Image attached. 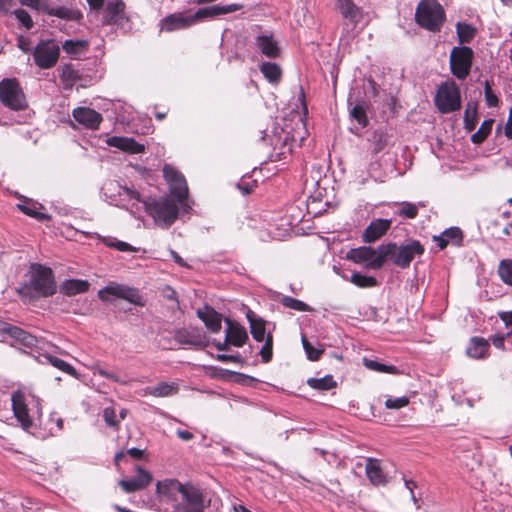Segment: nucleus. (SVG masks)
Segmentation results:
<instances>
[{
	"mask_svg": "<svg viewBox=\"0 0 512 512\" xmlns=\"http://www.w3.org/2000/svg\"><path fill=\"white\" fill-rule=\"evenodd\" d=\"M119 196L122 201L131 202L124 206L132 214H137L144 210L162 228L170 227L178 217V206L171 198L143 199L138 191L128 187H120Z\"/></svg>",
	"mask_w": 512,
	"mask_h": 512,
	"instance_id": "nucleus-1",
	"label": "nucleus"
},
{
	"mask_svg": "<svg viewBox=\"0 0 512 512\" xmlns=\"http://www.w3.org/2000/svg\"><path fill=\"white\" fill-rule=\"evenodd\" d=\"M28 281L22 283L16 292L24 302L54 295L57 290L51 268L32 263L28 271Z\"/></svg>",
	"mask_w": 512,
	"mask_h": 512,
	"instance_id": "nucleus-2",
	"label": "nucleus"
},
{
	"mask_svg": "<svg viewBox=\"0 0 512 512\" xmlns=\"http://www.w3.org/2000/svg\"><path fill=\"white\" fill-rule=\"evenodd\" d=\"M157 488H164L174 496L173 512H204V496L198 487L182 484L178 480H167L164 483L159 482Z\"/></svg>",
	"mask_w": 512,
	"mask_h": 512,
	"instance_id": "nucleus-3",
	"label": "nucleus"
},
{
	"mask_svg": "<svg viewBox=\"0 0 512 512\" xmlns=\"http://www.w3.org/2000/svg\"><path fill=\"white\" fill-rule=\"evenodd\" d=\"M425 252L424 246L420 241L409 239L401 245L396 243L381 244V253L384 256V262L390 259L397 267L406 269L416 256H421Z\"/></svg>",
	"mask_w": 512,
	"mask_h": 512,
	"instance_id": "nucleus-4",
	"label": "nucleus"
},
{
	"mask_svg": "<svg viewBox=\"0 0 512 512\" xmlns=\"http://www.w3.org/2000/svg\"><path fill=\"white\" fill-rule=\"evenodd\" d=\"M446 14L437 0H421L415 11V21L430 32H439L445 22Z\"/></svg>",
	"mask_w": 512,
	"mask_h": 512,
	"instance_id": "nucleus-5",
	"label": "nucleus"
},
{
	"mask_svg": "<svg viewBox=\"0 0 512 512\" xmlns=\"http://www.w3.org/2000/svg\"><path fill=\"white\" fill-rule=\"evenodd\" d=\"M434 104L443 114L458 111L461 108L460 88L452 79L441 82L434 96Z\"/></svg>",
	"mask_w": 512,
	"mask_h": 512,
	"instance_id": "nucleus-6",
	"label": "nucleus"
},
{
	"mask_svg": "<svg viewBox=\"0 0 512 512\" xmlns=\"http://www.w3.org/2000/svg\"><path fill=\"white\" fill-rule=\"evenodd\" d=\"M474 51L466 45L455 46L449 56L451 74L458 80H465L472 69Z\"/></svg>",
	"mask_w": 512,
	"mask_h": 512,
	"instance_id": "nucleus-7",
	"label": "nucleus"
},
{
	"mask_svg": "<svg viewBox=\"0 0 512 512\" xmlns=\"http://www.w3.org/2000/svg\"><path fill=\"white\" fill-rule=\"evenodd\" d=\"M112 297L124 299L140 307L145 305L139 290L126 284L110 282L107 286L98 291V298L103 302H110Z\"/></svg>",
	"mask_w": 512,
	"mask_h": 512,
	"instance_id": "nucleus-8",
	"label": "nucleus"
},
{
	"mask_svg": "<svg viewBox=\"0 0 512 512\" xmlns=\"http://www.w3.org/2000/svg\"><path fill=\"white\" fill-rule=\"evenodd\" d=\"M35 65L40 69L53 68L60 56V46L54 39L40 40L32 50Z\"/></svg>",
	"mask_w": 512,
	"mask_h": 512,
	"instance_id": "nucleus-9",
	"label": "nucleus"
},
{
	"mask_svg": "<svg viewBox=\"0 0 512 512\" xmlns=\"http://www.w3.org/2000/svg\"><path fill=\"white\" fill-rule=\"evenodd\" d=\"M0 101L12 110H22L26 100L19 82L15 78L3 79L0 82Z\"/></svg>",
	"mask_w": 512,
	"mask_h": 512,
	"instance_id": "nucleus-10",
	"label": "nucleus"
},
{
	"mask_svg": "<svg viewBox=\"0 0 512 512\" xmlns=\"http://www.w3.org/2000/svg\"><path fill=\"white\" fill-rule=\"evenodd\" d=\"M347 259L364 264L369 269H380L384 265V256L381 253V245L377 249L370 246L353 248L347 252Z\"/></svg>",
	"mask_w": 512,
	"mask_h": 512,
	"instance_id": "nucleus-11",
	"label": "nucleus"
},
{
	"mask_svg": "<svg viewBox=\"0 0 512 512\" xmlns=\"http://www.w3.org/2000/svg\"><path fill=\"white\" fill-rule=\"evenodd\" d=\"M125 9L126 5L122 0H109L103 15V24L114 25L125 31L130 29V19Z\"/></svg>",
	"mask_w": 512,
	"mask_h": 512,
	"instance_id": "nucleus-12",
	"label": "nucleus"
},
{
	"mask_svg": "<svg viewBox=\"0 0 512 512\" xmlns=\"http://www.w3.org/2000/svg\"><path fill=\"white\" fill-rule=\"evenodd\" d=\"M163 175L169 184L170 193L182 204L188 196V186L185 177L169 164L163 167Z\"/></svg>",
	"mask_w": 512,
	"mask_h": 512,
	"instance_id": "nucleus-13",
	"label": "nucleus"
},
{
	"mask_svg": "<svg viewBox=\"0 0 512 512\" xmlns=\"http://www.w3.org/2000/svg\"><path fill=\"white\" fill-rule=\"evenodd\" d=\"M199 21L195 13L187 15L183 12L169 14L160 21V31L173 32L187 29Z\"/></svg>",
	"mask_w": 512,
	"mask_h": 512,
	"instance_id": "nucleus-14",
	"label": "nucleus"
},
{
	"mask_svg": "<svg viewBox=\"0 0 512 512\" xmlns=\"http://www.w3.org/2000/svg\"><path fill=\"white\" fill-rule=\"evenodd\" d=\"M0 333L6 334L11 339H13L16 344H19L25 348H33L38 344V339L36 336L30 334L18 326L4 321H0Z\"/></svg>",
	"mask_w": 512,
	"mask_h": 512,
	"instance_id": "nucleus-15",
	"label": "nucleus"
},
{
	"mask_svg": "<svg viewBox=\"0 0 512 512\" xmlns=\"http://www.w3.org/2000/svg\"><path fill=\"white\" fill-rule=\"evenodd\" d=\"M175 341L180 345H188L197 348H204L208 340L204 333L193 327L178 329L174 334Z\"/></svg>",
	"mask_w": 512,
	"mask_h": 512,
	"instance_id": "nucleus-16",
	"label": "nucleus"
},
{
	"mask_svg": "<svg viewBox=\"0 0 512 512\" xmlns=\"http://www.w3.org/2000/svg\"><path fill=\"white\" fill-rule=\"evenodd\" d=\"M12 410L17 421L24 430H28L33 426V421L29 415V409L22 392L16 391L12 394Z\"/></svg>",
	"mask_w": 512,
	"mask_h": 512,
	"instance_id": "nucleus-17",
	"label": "nucleus"
},
{
	"mask_svg": "<svg viewBox=\"0 0 512 512\" xmlns=\"http://www.w3.org/2000/svg\"><path fill=\"white\" fill-rule=\"evenodd\" d=\"M72 115L76 122L91 130L98 129L103 120L100 113L89 107H77Z\"/></svg>",
	"mask_w": 512,
	"mask_h": 512,
	"instance_id": "nucleus-18",
	"label": "nucleus"
},
{
	"mask_svg": "<svg viewBox=\"0 0 512 512\" xmlns=\"http://www.w3.org/2000/svg\"><path fill=\"white\" fill-rule=\"evenodd\" d=\"M254 46L267 58L276 59L281 55V49L272 34H260L256 36Z\"/></svg>",
	"mask_w": 512,
	"mask_h": 512,
	"instance_id": "nucleus-19",
	"label": "nucleus"
},
{
	"mask_svg": "<svg viewBox=\"0 0 512 512\" xmlns=\"http://www.w3.org/2000/svg\"><path fill=\"white\" fill-rule=\"evenodd\" d=\"M391 219H375L370 222L362 234L365 243H373L380 239L391 227Z\"/></svg>",
	"mask_w": 512,
	"mask_h": 512,
	"instance_id": "nucleus-20",
	"label": "nucleus"
},
{
	"mask_svg": "<svg viewBox=\"0 0 512 512\" xmlns=\"http://www.w3.org/2000/svg\"><path fill=\"white\" fill-rule=\"evenodd\" d=\"M225 323V335L229 338L231 345L235 347H242L248 340L246 328L229 318L225 319Z\"/></svg>",
	"mask_w": 512,
	"mask_h": 512,
	"instance_id": "nucleus-21",
	"label": "nucleus"
},
{
	"mask_svg": "<svg viewBox=\"0 0 512 512\" xmlns=\"http://www.w3.org/2000/svg\"><path fill=\"white\" fill-rule=\"evenodd\" d=\"M335 6L343 18L357 25L362 19V9L353 0H335Z\"/></svg>",
	"mask_w": 512,
	"mask_h": 512,
	"instance_id": "nucleus-22",
	"label": "nucleus"
},
{
	"mask_svg": "<svg viewBox=\"0 0 512 512\" xmlns=\"http://www.w3.org/2000/svg\"><path fill=\"white\" fill-rule=\"evenodd\" d=\"M243 6L241 4H229V5H213L209 7L200 8L195 12V18H198L199 21L218 16L236 12L240 10Z\"/></svg>",
	"mask_w": 512,
	"mask_h": 512,
	"instance_id": "nucleus-23",
	"label": "nucleus"
},
{
	"mask_svg": "<svg viewBox=\"0 0 512 512\" xmlns=\"http://www.w3.org/2000/svg\"><path fill=\"white\" fill-rule=\"evenodd\" d=\"M197 316L204 322L205 326L212 332L218 333L222 328V316L210 306H205L197 311Z\"/></svg>",
	"mask_w": 512,
	"mask_h": 512,
	"instance_id": "nucleus-24",
	"label": "nucleus"
},
{
	"mask_svg": "<svg viewBox=\"0 0 512 512\" xmlns=\"http://www.w3.org/2000/svg\"><path fill=\"white\" fill-rule=\"evenodd\" d=\"M107 144L130 154L142 153L145 149L143 144L130 137L113 136L107 140Z\"/></svg>",
	"mask_w": 512,
	"mask_h": 512,
	"instance_id": "nucleus-25",
	"label": "nucleus"
},
{
	"mask_svg": "<svg viewBox=\"0 0 512 512\" xmlns=\"http://www.w3.org/2000/svg\"><path fill=\"white\" fill-rule=\"evenodd\" d=\"M365 471L369 481L373 485L380 486L387 483L386 475L380 466L379 460L368 458L365 465Z\"/></svg>",
	"mask_w": 512,
	"mask_h": 512,
	"instance_id": "nucleus-26",
	"label": "nucleus"
},
{
	"mask_svg": "<svg viewBox=\"0 0 512 512\" xmlns=\"http://www.w3.org/2000/svg\"><path fill=\"white\" fill-rule=\"evenodd\" d=\"M489 341L483 337L474 336L470 339L466 348V354L474 359H482L487 357L489 352Z\"/></svg>",
	"mask_w": 512,
	"mask_h": 512,
	"instance_id": "nucleus-27",
	"label": "nucleus"
},
{
	"mask_svg": "<svg viewBox=\"0 0 512 512\" xmlns=\"http://www.w3.org/2000/svg\"><path fill=\"white\" fill-rule=\"evenodd\" d=\"M89 282L81 279H68L60 285V292L67 296H75L89 289Z\"/></svg>",
	"mask_w": 512,
	"mask_h": 512,
	"instance_id": "nucleus-28",
	"label": "nucleus"
},
{
	"mask_svg": "<svg viewBox=\"0 0 512 512\" xmlns=\"http://www.w3.org/2000/svg\"><path fill=\"white\" fill-rule=\"evenodd\" d=\"M259 70L270 84L277 85L280 83L282 79V69L277 63L263 62L260 64Z\"/></svg>",
	"mask_w": 512,
	"mask_h": 512,
	"instance_id": "nucleus-29",
	"label": "nucleus"
},
{
	"mask_svg": "<svg viewBox=\"0 0 512 512\" xmlns=\"http://www.w3.org/2000/svg\"><path fill=\"white\" fill-rule=\"evenodd\" d=\"M46 14L69 21H79L83 17L82 13L78 10L69 9L64 6H51L50 4L47 6Z\"/></svg>",
	"mask_w": 512,
	"mask_h": 512,
	"instance_id": "nucleus-30",
	"label": "nucleus"
},
{
	"mask_svg": "<svg viewBox=\"0 0 512 512\" xmlns=\"http://www.w3.org/2000/svg\"><path fill=\"white\" fill-rule=\"evenodd\" d=\"M17 207L21 212L30 217L35 218L38 221L43 222L51 219L50 215L39 211V209L42 208V206L36 202L25 200L24 202L19 203Z\"/></svg>",
	"mask_w": 512,
	"mask_h": 512,
	"instance_id": "nucleus-31",
	"label": "nucleus"
},
{
	"mask_svg": "<svg viewBox=\"0 0 512 512\" xmlns=\"http://www.w3.org/2000/svg\"><path fill=\"white\" fill-rule=\"evenodd\" d=\"M178 384L174 382H160L154 387H147L145 393L155 397H168L178 392Z\"/></svg>",
	"mask_w": 512,
	"mask_h": 512,
	"instance_id": "nucleus-32",
	"label": "nucleus"
},
{
	"mask_svg": "<svg viewBox=\"0 0 512 512\" xmlns=\"http://www.w3.org/2000/svg\"><path fill=\"white\" fill-rule=\"evenodd\" d=\"M247 319L250 324V331H251L253 339L257 342L264 341L266 339V337H265V333H266L265 321L261 318H256L252 312H249L247 314Z\"/></svg>",
	"mask_w": 512,
	"mask_h": 512,
	"instance_id": "nucleus-33",
	"label": "nucleus"
},
{
	"mask_svg": "<svg viewBox=\"0 0 512 512\" xmlns=\"http://www.w3.org/2000/svg\"><path fill=\"white\" fill-rule=\"evenodd\" d=\"M89 47V42L87 40H79V39H68L64 41L62 44L63 50L70 56L76 58L81 55L85 51H87Z\"/></svg>",
	"mask_w": 512,
	"mask_h": 512,
	"instance_id": "nucleus-34",
	"label": "nucleus"
},
{
	"mask_svg": "<svg viewBox=\"0 0 512 512\" xmlns=\"http://www.w3.org/2000/svg\"><path fill=\"white\" fill-rule=\"evenodd\" d=\"M456 33L458 42L461 45L470 43L476 36L477 30L474 26L465 22H458L456 24Z\"/></svg>",
	"mask_w": 512,
	"mask_h": 512,
	"instance_id": "nucleus-35",
	"label": "nucleus"
},
{
	"mask_svg": "<svg viewBox=\"0 0 512 512\" xmlns=\"http://www.w3.org/2000/svg\"><path fill=\"white\" fill-rule=\"evenodd\" d=\"M307 384L312 389L320 391L330 390L332 388H335L337 385L332 375H325L324 377L321 378H309L307 380Z\"/></svg>",
	"mask_w": 512,
	"mask_h": 512,
	"instance_id": "nucleus-36",
	"label": "nucleus"
},
{
	"mask_svg": "<svg viewBox=\"0 0 512 512\" xmlns=\"http://www.w3.org/2000/svg\"><path fill=\"white\" fill-rule=\"evenodd\" d=\"M368 141L371 143L372 153L378 154L387 146L388 135L382 130H375Z\"/></svg>",
	"mask_w": 512,
	"mask_h": 512,
	"instance_id": "nucleus-37",
	"label": "nucleus"
},
{
	"mask_svg": "<svg viewBox=\"0 0 512 512\" xmlns=\"http://www.w3.org/2000/svg\"><path fill=\"white\" fill-rule=\"evenodd\" d=\"M464 128L471 132L476 128L478 122L477 106L472 103H468L464 112L463 117Z\"/></svg>",
	"mask_w": 512,
	"mask_h": 512,
	"instance_id": "nucleus-38",
	"label": "nucleus"
},
{
	"mask_svg": "<svg viewBox=\"0 0 512 512\" xmlns=\"http://www.w3.org/2000/svg\"><path fill=\"white\" fill-rule=\"evenodd\" d=\"M350 117L357 121L362 128L366 127L369 123L367 117V105L363 102L356 104L350 109Z\"/></svg>",
	"mask_w": 512,
	"mask_h": 512,
	"instance_id": "nucleus-39",
	"label": "nucleus"
},
{
	"mask_svg": "<svg viewBox=\"0 0 512 512\" xmlns=\"http://www.w3.org/2000/svg\"><path fill=\"white\" fill-rule=\"evenodd\" d=\"M493 123V119L484 120L480 128L474 134H472L471 141L474 144H481L484 142L491 133Z\"/></svg>",
	"mask_w": 512,
	"mask_h": 512,
	"instance_id": "nucleus-40",
	"label": "nucleus"
},
{
	"mask_svg": "<svg viewBox=\"0 0 512 512\" xmlns=\"http://www.w3.org/2000/svg\"><path fill=\"white\" fill-rule=\"evenodd\" d=\"M350 282L360 288H371L378 284L377 279L374 276H367L360 272L352 273Z\"/></svg>",
	"mask_w": 512,
	"mask_h": 512,
	"instance_id": "nucleus-41",
	"label": "nucleus"
},
{
	"mask_svg": "<svg viewBox=\"0 0 512 512\" xmlns=\"http://www.w3.org/2000/svg\"><path fill=\"white\" fill-rule=\"evenodd\" d=\"M45 359L48 361L49 364H51L53 367L73 376L78 377L76 369L70 365L68 362L52 355H45Z\"/></svg>",
	"mask_w": 512,
	"mask_h": 512,
	"instance_id": "nucleus-42",
	"label": "nucleus"
},
{
	"mask_svg": "<svg viewBox=\"0 0 512 512\" xmlns=\"http://www.w3.org/2000/svg\"><path fill=\"white\" fill-rule=\"evenodd\" d=\"M280 303L286 307V308H289V309H292V310H295V311H300V312H311L313 310L312 307H310L308 304H306L305 302L299 300V299H296V298H293V297H290V296H283L281 299H280Z\"/></svg>",
	"mask_w": 512,
	"mask_h": 512,
	"instance_id": "nucleus-43",
	"label": "nucleus"
},
{
	"mask_svg": "<svg viewBox=\"0 0 512 512\" xmlns=\"http://www.w3.org/2000/svg\"><path fill=\"white\" fill-rule=\"evenodd\" d=\"M363 363L366 368L380 373L394 374L397 371V368L393 365H386L372 359L364 358Z\"/></svg>",
	"mask_w": 512,
	"mask_h": 512,
	"instance_id": "nucleus-44",
	"label": "nucleus"
},
{
	"mask_svg": "<svg viewBox=\"0 0 512 512\" xmlns=\"http://www.w3.org/2000/svg\"><path fill=\"white\" fill-rule=\"evenodd\" d=\"M498 273L504 283L512 286V260H502L499 265Z\"/></svg>",
	"mask_w": 512,
	"mask_h": 512,
	"instance_id": "nucleus-45",
	"label": "nucleus"
},
{
	"mask_svg": "<svg viewBox=\"0 0 512 512\" xmlns=\"http://www.w3.org/2000/svg\"><path fill=\"white\" fill-rule=\"evenodd\" d=\"M444 238H446L449 244L460 246L463 241L462 230L458 227H450L442 232Z\"/></svg>",
	"mask_w": 512,
	"mask_h": 512,
	"instance_id": "nucleus-46",
	"label": "nucleus"
},
{
	"mask_svg": "<svg viewBox=\"0 0 512 512\" xmlns=\"http://www.w3.org/2000/svg\"><path fill=\"white\" fill-rule=\"evenodd\" d=\"M401 208L398 211V215L406 219H414L418 215V206L410 202L399 203Z\"/></svg>",
	"mask_w": 512,
	"mask_h": 512,
	"instance_id": "nucleus-47",
	"label": "nucleus"
},
{
	"mask_svg": "<svg viewBox=\"0 0 512 512\" xmlns=\"http://www.w3.org/2000/svg\"><path fill=\"white\" fill-rule=\"evenodd\" d=\"M301 340L303 348L307 354V358L311 361H317L324 350L313 347L312 344L306 339L304 335L302 336Z\"/></svg>",
	"mask_w": 512,
	"mask_h": 512,
	"instance_id": "nucleus-48",
	"label": "nucleus"
},
{
	"mask_svg": "<svg viewBox=\"0 0 512 512\" xmlns=\"http://www.w3.org/2000/svg\"><path fill=\"white\" fill-rule=\"evenodd\" d=\"M14 15L19 23L24 26L27 30L31 29L34 25L33 20L29 13L24 9H16Z\"/></svg>",
	"mask_w": 512,
	"mask_h": 512,
	"instance_id": "nucleus-49",
	"label": "nucleus"
},
{
	"mask_svg": "<svg viewBox=\"0 0 512 512\" xmlns=\"http://www.w3.org/2000/svg\"><path fill=\"white\" fill-rule=\"evenodd\" d=\"M133 478L138 485H141V490L146 488L152 481L151 474L139 466L137 467V474Z\"/></svg>",
	"mask_w": 512,
	"mask_h": 512,
	"instance_id": "nucleus-50",
	"label": "nucleus"
},
{
	"mask_svg": "<svg viewBox=\"0 0 512 512\" xmlns=\"http://www.w3.org/2000/svg\"><path fill=\"white\" fill-rule=\"evenodd\" d=\"M272 346L273 338L272 335L268 334L265 339V344L260 350V355L264 363H268L272 359Z\"/></svg>",
	"mask_w": 512,
	"mask_h": 512,
	"instance_id": "nucleus-51",
	"label": "nucleus"
},
{
	"mask_svg": "<svg viewBox=\"0 0 512 512\" xmlns=\"http://www.w3.org/2000/svg\"><path fill=\"white\" fill-rule=\"evenodd\" d=\"M103 418H104L105 423L109 427H113V428L118 429L119 421L117 419L116 412H115V409L113 407H106L103 410Z\"/></svg>",
	"mask_w": 512,
	"mask_h": 512,
	"instance_id": "nucleus-52",
	"label": "nucleus"
},
{
	"mask_svg": "<svg viewBox=\"0 0 512 512\" xmlns=\"http://www.w3.org/2000/svg\"><path fill=\"white\" fill-rule=\"evenodd\" d=\"M60 77L64 81L75 82L78 79V72L71 64H66L61 68Z\"/></svg>",
	"mask_w": 512,
	"mask_h": 512,
	"instance_id": "nucleus-53",
	"label": "nucleus"
},
{
	"mask_svg": "<svg viewBox=\"0 0 512 512\" xmlns=\"http://www.w3.org/2000/svg\"><path fill=\"white\" fill-rule=\"evenodd\" d=\"M484 95H485V101L486 104L489 107H497L499 103L498 97L495 95V93L492 91L489 82L486 80L484 84Z\"/></svg>",
	"mask_w": 512,
	"mask_h": 512,
	"instance_id": "nucleus-54",
	"label": "nucleus"
},
{
	"mask_svg": "<svg viewBox=\"0 0 512 512\" xmlns=\"http://www.w3.org/2000/svg\"><path fill=\"white\" fill-rule=\"evenodd\" d=\"M409 404V399L406 396L398 398H389L385 401V406L388 409H400Z\"/></svg>",
	"mask_w": 512,
	"mask_h": 512,
	"instance_id": "nucleus-55",
	"label": "nucleus"
},
{
	"mask_svg": "<svg viewBox=\"0 0 512 512\" xmlns=\"http://www.w3.org/2000/svg\"><path fill=\"white\" fill-rule=\"evenodd\" d=\"M93 374H98V375H100L108 380H111L113 382H121V383L124 382V381L120 380V378L118 377V375L116 373L107 371L99 364H96L93 367Z\"/></svg>",
	"mask_w": 512,
	"mask_h": 512,
	"instance_id": "nucleus-56",
	"label": "nucleus"
},
{
	"mask_svg": "<svg viewBox=\"0 0 512 512\" xmlns=\"http://www.w3.org/2000/svg\"><path fill=\"white\" fill-rule=\"evenodd\" d=\"M119 486L126 492V493H133L136 491L141 490V485H138L134 478L130 479H121L119 481Z\"/></svg>",
	"mask_w": 512,
	"mask_h": 512,
	"instance_id": "nucleus-57",
	"label": "nucleus"
},
{
	"mask_svg": "<svg viewBox=\"0 0 512 512\" xmlns=\"http://www.w3.org/2000/svg\"><path fill=\"white\" fill-rule=\"evenodd\" d=\"M21 4L43 13H46L48 6V3L42 0H21Z\"/></svg>",
	"mask_w": 512,
	"mask_h": 512,
	"instance_id": "nucleus-58",
	"label": "nucleus"
},
{
	"mask_svg": "<svg viewBox=\"0 0 512 512\" xmlns=\"http://www.w3.org/2000/svg\"><path fill=\"white\" fill-rule=\"evenodd\" d=\"M107 246L113 247V248L117 249L118 251H122V252H135L136 251V248L131 246L129 243L120 241V240L108 242Z\"/></svg>",
	"mask_w": 512,
	"mask_h": 512,
	"instance_id": "nucleus-59",
	"label": "nucleus"
},
{
	"mask_svg": "<svg viewBox=\"0 0 512 512\" xmlns=\"http://www.w3.org/2000/svg\"><path fill=\"white\" fill-rule=\"evenodd\" d=\"M215 358L220 362H242V358L239 354H236V355L217 354Z\"/></svg>",
	"mask_w": 512,
	"mask_h": 512,
	"instance_id": "nucleus-60",
	"label": "nucleus"
},
{
	"mask_svg": "<svg viewBox=\"0 0 512 512\" xmlns=\"http://www.w3.org/2000/svg\"><path fill=\"white\" fill-rule=\"evenodd\" d=\"M18 47L24 53H30L33 50L30 47V40L28 38L23 37V36L18 37Z\"/></svg>",
	"mask_w": 512,
	"mask_h": 512,
	"instance_id": "nucleus-61",
	"label": "nucleus"
},
{
	"mask_svg": "<svg viewBox=\"0 0 512 512\" xmlns=\"http://www.w3.org/2000/svg\"><path fill=\"white\" fill-rule=\"evenodd\" d=\"M403 480H404L405 487L410 491L411 499L413 500L414 503H417V499L414 494V489L417 486L416 483L411 479H406L405 477L403 478Z\"/></svg>",
	"mask_w": 512,
	"mask_h": 512,
	"instance_id": "nucleus-62",
	"label": "nucleus"
},
{
	"mask_svg": "<svg viewBox=\"0 0 512 512\" xmlns=\"http://www.w3.org/2000/svg\"><path fill=\"white\" fill-rule=\"evenodd\" d=\"M126 454L131 456L133 459L139 460L143 458L144 450L139 448H130L126 451Z\"/></svg>",
	"mask_w": 512,
	"mask_h": 512,
	"instance_id": "nucleus-63",
	"label": "nucleus"
},
{
	"mask_svg": "<svg viewBox=\"0 0 512 512\" xmlns=\"http://www.w3.org/2000/svg\"><path fill=\"white\" fill-rule=\"evenodd\" d=\"M499 317L505 323V325L507 327L512 326V310L506 311V312H500Z\"/></svg>",
	"mask_w": 512,
	"mask_h": 512,
	"instance_id": "nucleus-64",
	"label": "nucleus"
}]
</instances>
